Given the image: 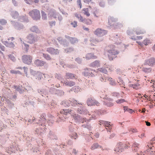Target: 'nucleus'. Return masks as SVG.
I'll return each instance as SVG.
<instances>
[{
  "mask_svg": "<svg viewBox=\"0 0 155 155\" xmlns=\"http://www.w3.org/2000/svg\"><path fill=\"white\" fill-rule=\"evenodd\" d=\"M95 70H91V68H85L84 69V71L82 72V74L84 77L88 78L89 77H94L95 74Z\"/></svg>",
  "mask_w": 155,
  "mask_h": 155,
  "instance_id": "2",
  "label": "nucleus"
},
{
  "mask_svg": "<svg viewBox=\"0 0 155 155\" xmlns=\"http://www.w3.org/2000/svg\"><path fill=\"white\" fill-rule=\"evenodd\" d=\"M113 101H104L103 104L104 105L108 107H111L113 106L114 104L112 102Z\"/></svg>",
  "mask_w": 155,
  "mask_h": 155,
  "instance_id": "29",
  "label": "nucleus"
},
{
  "mask_svg": "<svg viewBox=\"0 0 155 155\" xmlns=\"http://www.w3.org/2000/svg\"><path fill=\"white\" fill-rule=\"evenodd\" d=\"M100 66L99 61H95L90 64V66L92 67H98Z\"/></svg>",
  "mask_w": 155,
  "mask_h": 155,
  "instance_id": "25",
  "label": "nucleus"
},
{
  "mask_svg": "<svg viewBox=\"0 0 155 155\" xmlns=\"http://www.w3.org/2000/svg\"><path fill=\"white\" fill-rule=\"evenodd\" d=\"M95 100L91 98H88L87 100V103L88 106L94 105Z\"/></svg>",
  "mask_w": 155,
  "mask_h": 155,
  "instance_id": "23",
  "label": "nucleus"
},
{
  "mask_svg": "<svg viewBox=\"0 0 155 155\" xmlns=\"http://www.w3.org/2000/svg\"><path fill=\"white\" fill-rule=\"evenodd\" d=\"M61 104L65 107H69L70 106V103L67 101H64L61 103Z\"/></svg>",
  "mask_w": 155,
  "mask_h": 155,
  "instance_id": "39",
  "label": "nucleus"
},
{
  "mask_svg": "<svg viewBox=\"0 0 155 155\" xmlns=\"http://www.w3.org/2000/svg\"><path fill=\"white\" fill-rule=\"evenodd\" d=\"M39 121L41 123H45L46 122V119L44 116H41V117H39L38 119Z\"/></svg>",
  "mask_w": 155,
  "mask_h": 155,
  "instance_id": "44",
  "label": "nucleus"
},
{
  "mask_svg": "<svg viewBox=\"0 0 155 155\" xmlns=\"http://www.w3.org/2000/svg\"><path fill=\"white\" fill-rule=\"evenodd\" d=\"M7 136V135L0 136V142H1L2 141H4L6 138H8V137H6Z\"/></svg>",
  "mask_w": 155,
  "mask_h": 155,
  "instance_id": "48",
  "label": "nucleus"
},
{
  "mask_svg": "<svg viewBox=\"0 0 155 155\" xmlns=\"http://www.w3.org/2000/svg\"><path fill=\"white\" fill-rule=\"evenodd\" d=\"M108 24L112 27L114 26V22H116L117 21V19L113 17L110 16L108 18Z\"/></svg>",
  "mask_w": 155,
  "mask_h": 155,
  "instance_id": "11",
  "label": "nucleus"
},
{
  "mask_svg": "<svg viewBox=\"0 0 155 155\" xmlns=\"http://www.w3.org/2000/svg\"><path fill=\"white\" fill-rule=\"evenodd\" d=\"M98 147L101 148V146H99L98 143H94L91 146V149L92 150H94L97 148Z\"/></svg>",
  "mask_w": 155,
  "mask_h": 155,
  "instance_id": "43",
  "label": "nucleus"
},
{
  "mask_svg": "<svg viewBox=\"0 0 155 155\" xmlns=\"http://www.w3.org/2000/svg\"><path fill=\"white\" fill-rule=\"evenodd\" d=\"M29 14L35 20H39L41 18L40 12L37 9H34L30 12Z\"/></svg>",
  "mask_w": 155,
  "mask_h": 155,
  "instance_id": "1",
  "label": "nucleus"
},
{
  "mask_svg": "<svg viewBox=\"0 0 155 155\" xmlns=\"http://www.w3.org/2000/svg\"><path fill=\"white\" fill-rule=\"evenodd\" d=\"M38 72H39L38 71H34L33 70L31 71V74L33 75L35 77H36L38 73Z\"/></svg>",
  "mask_w": 155,
  "mask_h": 155,
  "instance_id": "61",
  "label": "nucleus"
},
{
  "mask_svg": "<svg viewBox=\"0 0 155 155\" xmlns=\"http://www.w3.org/2000/svg\"><path fill=\"white\" fill-rule=\"evenodd\" d=\"M142 38V36H133L132 37L131 39L136 41L138 40H140Z\"/></svg>",
  "mask_w": 155,
  "mask_h": 155,
  "instance_id": "47",
  "label": "nucleus"
},
{
  "mask_svg": "<svg viewBox=\"0 0 155 155\" xmlns=\"http://www.w3.org/2000/svg\"><path fill=\"white\" fill-rule=\"evenodd\" d=\"M47 51L52 54H57L59 53V51L58 49H55L53 48H49L47 49Z\"/></svg>",
  "mask_w": 155,
  "mask_h": 155,
  "instance_id": "14",
  "label": "nucleus"
},
{
  "mask_svg": "<svg viewBox=\"0 0 155 155\" xmlns=\"http://www.w3.org/2000/svg\"><path fill=\"white\" fill-rule=\"evenodd\" d=\"M107 32V31L98 28L94 32V34L98 37H102L106 35Z\"/></svg>",
  "mask_w": 155,
  "mask_h": 155,
  "instance_id": "6",
  "label": "nucleus"
},
{
  "mask_svg": "<svg viewBox=\"0 0 155 155\" xmlns=\"http://www.w3.org/2000/svg\"><path fill=\"white\" fill-rule=\"evenodd\" d=\"M37 91L40 94L42 95V96H43L44 94H46L47 93V89H44L42 90H38Z\"/></svg>",
  "mask_w": 155,
  "mask_h": 155,
  "instance_id": "38",
  "label": "nucleus"
},
{
  "mask_svg": "<svg viewBox=\"0 0 155 155\" xmlns=\"http://www.w3.org/2000/svg\"><path fill=\"white\" fill-rule=\"evenodd\" d=\"M7 23L6 20L4 19H0V24L2 25H6Z\"/></svg>",
  "mask_w": 155,
  "mask_h": 155,
  "instance_id": "50",
  "label": "nucleus"
},
{
  "mask_svg": "<svg viewBox=\"0 0 155 155\" xmlns=\"http://www.w3.org/2000/svg\"><path fill=\"white\" fill-rule=\"evenodd\" d=\"M155 61L154 58H151L145 60L144 65L148 64L151 66H153L155 64Z\"/></svg>",
  "mask_w": 155,
  "mask_h": 155,
  "instance_id": "12",
  "label": "nucleus"
},
{
  "mask_svg": "<svg viewBox=\"0 0 155 155\" xmlns=\"http://www.w3.org/2000/svg\"><path fill=\"white\" fill-rule=\"evenodd\" d=\"M75 61L78 64H81V63L82 60L79 58H77L75 59Z\"/></svg>",
  "mask_w": 155,
  "mask_h": 155,
  "instance_id": "60",
  "label": "nucleus"
},
{
  "mask_svg": "<svg viewBox=\"0 0 155 155\" xmlns=\"http://www.w3.org/2000/svg\"><path fill=\"white\" fill-rule=\"evenodd\" d=\"M58 13H56L55 11L51 10L49 12L48 16L49 17H52L55 18H57L56 16L58 15Z\"/></svg>",
  "mask_w": 155,
  "mask_h": 155,
  "instance_id": "20",
  "label": "nucleus"
},
{
  "mask_svg": "<svg viewBox=\"0 0 155 155\" xmlns=\"http://www.w3.org/2000/svg\"><path fill=\"white\" fill-rule=\"evenodd\" d=\"M125 101V100L124 99H118L116 101V102L117 104H120L122 103H123Z\"/></svg>",
  "mask_w": 155,
  "mask_h": 155,
  "instance_id": "62",
  "label": "nucleus"
},
{
  "mask_svg": "<svg viewBox=\"0 0 155 155\" xmlns=\"http://www.w3.org/2000/svg\"><path fill=\"white\" fill-rule=\"evenodd\" d=\"M73 118L75 120L76 122H81L82 123L84 122V120H86L83 117L78 114H75L74 115Z\"/></svg>",
  "mask_w": 155,
  "mask_h": 155,
  "instance_id": "9",
  "label": "nucleus"
},
{
  "mask_svg": "<svg viewBox=\"0 0 155 155\" xmlns=\"http://www.w3.org/2000/svg\"><path fill=\"white\" fill-rule=\"evenodd\" d=\"M97 57L94 55L93 53H89L87 54L86 56V58L87 60H89L91 59H96Z\"/></svg>",
  "mask_w": 155,
  "mask_h": 155,
  "instance_id": "24",
  "label": "nucleus"
},
{
  "mask_svg": "<svg viewBox=\"0 0 155 155\" xmlns=\"http://www.w3.org/2000/svg\"><path fill=\"white\" fill-rule=\"evenodd\" d=\"M43 77H44L45 78V76L41 72H39L38 73L37 75H36L35 78L36 79L40 80L42 78H43Z\"/></svg>",
  "mask_w": 155,
  "mask_h": 155,
  "instance_id": "31",
  "label": "nucleus"
},
{
  "mask_svg": "<svg viewBox=\"0 0 155 155\" xmlns=\"http://www.w3.org/2000/svg\"><path fill=\"white\" fill-rule=\"evenodd\" d=\"M101 97V98H103L104 99H106L107 100V101H113V99L107 97L106 95L104 97L103 96V97Z\"/></svg>",
  "mask_w": 155,
  "mask_h": 155,
  "instance_id": "59",
  "label": "nucleus"
},
{
  "mask_svg": "<svg viewBox=\"0 0 155 155\" xmlns=\"http://www.w3.org/2000/svg\"><path fill=\"white\" fill-rule=\"evenodd\" d=\"M64 84L70 87L73 86L75 84L74 82L72 81H69L67 80H66V81H64Z\"/></svg>",
  "mask_w": 155,
  "mask_h": 155,
  "instance_id": "30",
  "label": "nucleus"
},
{
  "mask_svg": "<svg viewBox=\"0 0 155 155\" xmlns=\"http://www.w3.org/2000/svg\"><path fill=\"white\" fill-rule=\"evenodd\" d=\"M24 45L25 46L24 48L25 50L27 51L28 49L29 45L28 44H26L25 43H23Z\"/></svg>",
  "mask_w": 155,
  "mask_h": 155,
  "instance_id": "63",
  "label": "nucleus"
},
{
  "mask_svg": "<svg viewBox=\"0 0 155 155\" xmlns=\"http://www.w3.org/2000/svg\"><path fill=\"white\" fill-rule=\"evenodd\" d=\"M150 41L148 39H146L144 40L143 42V45H148L149 43L150 42Z\"/></svg>",
  "mask_w": 155,
  "mask_h": 155,
  "instance_id": "57",
  "label": "nucleus"
},
{
  "mask_svg": "<svg viewBox=\"0 0 155 155\" xmlns=\"http://www.w3.org/2000/svg\"><path fill=\"white\" fill-rule=\"evenodd\" d=\"M139 144L136 142H134L132 145V147L133 150L135 152H137L139 149L138 146Z\"/></svg>",
  "mask_w": 155,
  "mask_h": 155,
  "instance_id": "26",
  "label": "nucleus"
},
{
  "mask_svg": "<svg viewBox=\"0 0 155 155\" xmlns=\"http://www.w3.org/2000/svg\"><path fill=\"white\" fill-rule=\"evenodd\" d=\"M151 68H143V71L146 73H149L151 71Z\"/></svg>",
  "mask_w": 155,
  "mask_h": 155,
  "instance_id": "55",
  "label": "nucleus"
},
{
  "mask_svg": "<svg viewBox=\"0 0 155 155\" xmlns=\"http://www.w3.org/2000/svg\"><path fill=\"white\" fill-rule=\"evenodd\" d=\"M31 31L33 32H35L36 33H38L39 32V30L38 27L36 26H34L30 28Z\"/></svg>",
  "mask_w": 155,
  "mask_h": 155,
  "instance_id": "33",
  "label": "nucleus"
},
{
  "mask_svg": "<svg viewBox=\"0 0 155 155\" xmlns=\"http://www.w3.org/2000/svg\"><path fill=\"white\" fill-rule=\"evenodd\" d=\"M75 75L74 74L69 72H67L66 73L65 78L66 79V80L69 79H72L75 78Z\"/></svg>",
  "mask_w": 155,
  "mask_h": 155,
  "instance_id": "22",
  "label": "nucleus"
},
{
  "mask_svg": "<svg viewBox=\"0 0 155 155\" xmlns=\"http://www.w3.org/2000/svg\"><path fill=\"white\" fill-rule=\"evenodd\" d=\"M2 42L7 47L9 48H13L14 47L15 45L12 42H8L7 41H2Z\"/></svg>",
  "mask_w": 155,
  "mask_h": 155,
  "instance_id": "27",
  "label": "nucleus"
},
{
  "mask_svg": "<svg viewBox=\"0 0 155 155\" xmlns=\"http://www.w3.org/2000/svg\"><path fill=\"white\" fill-rule=\"evenodd\" d=\"M134 28H129L127 31V34L130 36V38L131 39L132 36H135L134 35V33L135 32L134 31Z\"/></svg>",
  "mask_w": 155,
  "mask_h": 155,
  "instance_id": "17",
  "label": "nucleus"
},
{
  "mask_svg": "<svg viewBox=\"0 0 155 155\" xmlns=\"http://www.w3.org/2000/svg\"><path fill=\"white\" fill-rule=\"evenodd\" d=\"M69 41L71 44L74 45L76 43H77L78 40L76 38L71 37L70 38Z\"/></svg>",
  "mask_w": 155,
  "mask_h": 155,
  "instance_id": "35",
  "label": "nucleus"
},
{
  "mask_svg": "<svg viewBox=\"0 0 155 155\" xmlns=\"http://www.w3.org/2000/svg\"><path fill=\"white\" fill-rule=\"evenodd\" d=\"M99 122L104 124L106 127H107L109 129H111V125L110 124V122L103 120H100Z\"/></svg>",
  "mask_w": 155,
  "mask_h": 155,
  "instance_id": "16",
  "label": "nucleus"
},
{
  "mask_svg": "<svg viewBox=\"0 0 155 155\" xmlns=\"http://www.w3.org/2000/svg\"><path fill=\"white\" fill-rule=\"evenodd\" d=\"M70 106L71 105L72 106L76 107L78 104H82L81 103L78 102H77V101L75 100H70Z\"/></svg>",
  "mask_w": 155,
  "mask_h": 155,
  "instance_id": "32",
  "label": "nucleus"
},
{
  "mask_svg": "<svg viewBox=\"0 0 155 155\" xmlns=\"http://www.w3.org/2000/svg\"><path fill=\"white\" fill-rule=\"evenodd\" d=\"M134 30H135L134 31L135 32V33L137 35L143 34L146 32L145 30L142 29L138 27L134 28Z\"/></svg>",
  "mask_w": 155,
  "mask_h": 155,
  "instance_id": "13",
  "label": "nucleus"
},
{
  "mask_svg": "<svg viewBox=\"0 0 155 155\" xmlns=\"http://www.w3.org/2000/svg\"><path fill=\"white\" fill-rule=\"evenodd\" d=\"M9 150L12 151V153H15V147L13 145H11L10 147L9 148Z\"/></svg>",
  "mask_w": 155,
  "mask_h": 155,
  "instance_id": "53",
  "label": "nucleus"
},
{
  "mask_svg": "<svg viewBox=\"0 0 155 155\" xmlns=\"http://www.w3.org/2000/svg\"><path fill=\"white\" fill-rule=\"evenodd\" d=\"M27 38L28 42L30 44L34 43L37 41L36 36L32 34L28 35Z\"/></svg>",
  "mask_w": 155,
  "mask_h": 155,
  "instance_id": "5",
  "label": "nucleus"
},
{
  "mask_svg": "<svg viewBox=\"0 0 155 155\" xmlns=\"http://www.w3.org/2000/svg\"><path fill=\"white\" fill-rule=\"evenodd\" d=\"M113 39L112 40H114V41L116 42L117 43H120V42H119V40H120V39L117 34L114 35L113 36Z\"/></svg>",
  "mask_w": 155,
  "mask_h": 155,
  "instance_id": "36",
  "label": "nucleus"
},
{
  "mask_svg": "<svg viewBox=\"0 0 155 155\" xmlns=\"http://www.w3.org/2000/svg\"><path fill=\"white\" fill-rule=\"evenodd\" d=\"M72 110H69L68 109L67 110L63 109L61 110L60 111V113L61 114H63L64 115L68 116V117L72 113Z\"/></svg>",
  "mask_w": 155,
  "mask_h": 155,
  "instance_id": "15",
  "label": "nucleus"
},
{
  "mask_svg": "<svg viewBox=\"0 0 155 155\" xmlns=\"http://www.w3.org/2000/svg\"><path fill=\"white\" fill-rule=\"evenodd\" d=\"M86 125H82V127L85 128H87L89 130H92V127L90 124L87 123Z\"/></svg>",
  "mask_w": 155,
  "mask_h": 155,
  "instance_id": "45",
  "label": "nucleus"
},
{
  "mask_svg": "<svg viewBox=\"0 0 155 155\" xmlns=\"http://www.w3.org/2000/svg\"><path fill=\"white\" fill-rule=\"evenodd\" d=\"M57 40L64 47H68L69 45V43L65 39H63L61 37H58Z\"/></svg>",
  "mask_w": 155,
  "mask_h": 155,
  "instance_id": "10",
  "label": "nucleus"
},
{
  "mask_svg": "<svg viewBox=\"0 0 155 155\" xmlns=\"http://www.w3.org/2000/svg\"><path fill=\"white\" fill-rule=\"evenodd\" d=\"M14 88L18 91L20 94H23L25 91L21 86H14Z\"/></svg>",
  "mask_w": 155,
  "mask_h": 155,
  "instance_id": "21",
  "label": "nucleus"
},
{
  "mask_svg": "<svg viewBox=\"0 0 155 155\" xmlns=\"http://www.w3.org/2000/svg\"><path fill=\"white\" fill-rule=\"evenodd\" d=\"M124 144L121 142L118 143L114 148V150L116 152V153L119 154L124 150Z\"/></svg>",
  "mask_w": 155,
  "mask_h": 155,
  "instance_id": "4",
  "label": "nucleus"
},
{
  "mask_svg": "<svg viewBox=\"0 0 155 155\" xmlns=\"http://www.w3.org/2000/svg\"><path fill=\"white\" fill-rule=\"evenodd\" d=\"M11 15L12 18L14 19H16L18 16L19 14L17 12L15 11H13L11 12Z\"/></svg>",
  "mask_w": 155,
  "mask_h": 155,
  "instance_id": "28",
  "label": "nucleus"
},
{
  "mask_svg": "<svg viewBox=\"0 0 155 155\" xmlns=\"http://www.w3.org/2000/svg\"><path fill=\"white\" fill-rule=\"evenodd\" d=\"M111 46L113 48V45ZM107 51L108 53V57L110 60H112L113 58H115L117 57L116 55L119 53V51H117L113 48L112 49L107 50Z\"/></svg>",
  "mask_w": 155,
  "mask_h": 155,
  "instance_id": "3",
  "label": "nucleus"
},
{
  "mask_svg": "<svg viewBox=\"0 0 155 155\" xmlns=\"http://www.w3.org/2000/svg\"><path fill=\"white\" fill-rule=\"evenodd\" d=\"M140 85V84L138 83H137L135 84H130V87L133 88L134 89H137L138 88V87Z\"/></svg>",
  "mask_w": 155,
  "mask_h": 155,
  "instance_id": "49",
  "label": "nucleus"
},
{
  "mask_svg": "<svg viewBox=\"0 0 155 155\" xmlns=\"http://www.w3.org/2000/svg\"><path fill=\"white\" fill-rule=\"evenodd\" d=\"M6 102L7 104H8V107L10 108H12L14 106V104L9 99H7L6 100Z\"/></svg>",
  "mask_w": 155,
  "mask_h": 155,
  "instance_id": "34",
  "label": "nucleus"
},
{
  "mask_svg": "<svg viewBox=\"0 0 155 155\" xmlns=\"http://www.w3.org/2000/svg\"><path fill=\"white\" fill-rule=\"evenodd\" d=\"M11 23L16 29L20 30L23 28V25L21 23L13 21H11Z\"/></svg>",
  "mask_w": 155,
  "mask_h": 155,
  "instance_id": "8",
  "label": "nucleus"
},
{
  "mask_svg": "<svg viewBox=\"0 0 155 155\" xmlns=\"http://www.w3.org/2000/svg\"><path fill=\"white\" fill-rule=\"evenodd\" d=\"M35 64L37 66H42L44 65L45 62L39 59L36 60L34 62Z\"/></svg>",
  "mask_w": 155,
  "mask_h": 155,
  "instance_id": "18",
  "label": "nucleus"
},
{
  "mask_svg": "<svg viewBox=\"0 0 155 155\" xmlns=\"http://www.w3.org/2000/svg\"><path fill=\"white\" fill-rule=\"evenodd\" d=\"M42 56L47 60H50L51 58L50 56L47 54L43 53Z\"/></svg>",
  "mask_w": 155,
  "mask_h": 155,
  "instance_id": "41",
  "label": "nucleus"
},
{
  "mask_svg": "<svg viewBox=\"0 0 155 155\" xmlns=\"http://www.w3.org/2000/svg\"><path fill=\"white\" fill-rule=\"evenodd\" d=\"M18 20L21 22H29L28 18L26 16H20L18 18Z\"/></svg>",
  "mask_w": 155,
  "mask_h": 155,
  "instance_id": "19",
  "label": "nucleus"
},
{
  "mask_svg": "<svg viewBox=\"0 0 155 155\" xmlns=\"http://www.w3.org/2000/svg\"><path fill=\"white\" fill-rule=\"evenodd\" d=\"M42 18L44 20L46 19L47 18L46 14L43 11H41Z\"/></svg>",
  "mask_w": 155,
  "mask_h": 155,
  "instance_id": "56",
  "label": "nucleus"
},
{
  "mask_svg": "<svg viewBox=\"0 0 155 155\" xmlns=\"http://www.w3.org/2000/svg\"><path fill=\"white\" fill-rule=\"evenodd\" d=\"M33 101H29V102H25V104H22V106H23L24 107H27L28 105L29 104L33 105Z\"/></svg>",
  "mask_w": 155,
  "mask_h": 155,
  "instance_id": "51",
  "label": "nucleus"
},
{
  "mask_svg": "<svg viewBox=\"0 0 155 155\" xmlns=\"http://www.w3.org/2000/svg\"><path fill=\"white\" fill-rule=\"evenodd\" d=\"M49 91L51 94H55L57 92V89H56L53 87H52L49 90H47V91Z\"/></svg>",
  "mask_w": 155,
  "mask_h": 155,
  "instance_id": "42",
  "label": "nucleus"
},
{
  "mask_svg": "<svg viewBox=\"0 0 155 155\" xmlns=\"http://www.w3.org/2000/svg\"><path fill=\"white\" fill-rule=\"evenodd\" d=\"M78 86H74L71 88V90L75 92H78L79 91Z\"/></svg>",
  "mask_w": 155,
  "mask_h": 155,
  "instance_id": "54",
  "label": "nucleus"
},
{
  "mask_svg": "<svg viewBox=\"0 0 155 155\" xmlns=\"http://www.w3.org/2000/svg\"><path fill=\"white\" fill-rule=\"evenodd\" d=\"M114 28H120L123 26V25L121 23L114 22Z\"/></svg>",
  "mask_w": 155,
  "mask_h": 155,
  "instance_id": "40",
  "label": "nucleus"
},
{
  "mask_svg": "<svg viewBox=\"0 0 155 155\" xmlns=\"http://www.w3.org/2000/svg\"><path fill=\"white\" fill-rule=\"evenodd\" d=\"M99 5L102 7H104L105 5V3L103 1H100L99 3Z\"/></svg>",
  "mask_w": 155,
  "mask_h": 155,
  "instance_id": "64",
  "label": "nucleus"
},
{
  "mask_svg": "<svg viewBox=\"0 0 155 155\" xmlns=\"http://www.w3.org/2000/svg\"><path fill=\"white\" fill-rule=\"evenodd\" d=\"M22 60L23 63L29 65L31 63L32 58L30 55H25L22 56Z\"/></svg>",
  "mask_w": 155,
  "mask_h": 155,
  "instance_id": "7",
  "label": "nucleus"
},
{
  "mask_svg": "<svg viewBox=\"0 0 155 155\" xmlns=\"http://www.w3.org/2000/svg\"><path fill=\"white\" fill-rule=\"evenodd\" d=\"M83 10L84 11V14L86 15L88 17L90 15V13L88 12L87 8H84Z\"/></svg>",
  "mask_w": 155,
  "mask_h": 155,
  "instance_id": "58",
  "label": "nucleus"
},
{
  "mask_svg": "<svg viewBox=\"0 0 155 155\" xmlns=\"http://www.w3.org/2000/svg\"><path fill=\"white\" fill-rule=\"evenodd\" d=\"M74 51V48L72 47H70L65 50V52L68 53H70Z\"/></svg>",
  "mask_w": 155,
  "mask_h": 155,
  "instance_id": "52",
  "label": "nucleus"
},
{
  "mask_svg": "<svg viewBox=\"0 0 155 155\" xmlns=\"http://www.w3.org/2000/svg\"><path fill=\"white\" fill-rule=\"evenodd\" d=\"M49 134L51 137V138L52 140H58V137L55 134L52 133L51 131H50Z\"/></svg>",
  "mask_w": 155,
  "mask_h": 155,
  "instance_id": "37",
  "label": "nucleus"
},
{
  "mask_svg": "<svg viewBox=\"0 0 155 155\" xmlns=\"http://www.w3.org/2000/svg\"><path fill=\"white\" fill-rule=\"evenodd\" d=\"M64 92L62 90H57L56 94L59 96H63L64 95Z\"/></svg>",
  "mask_w": 155,
  "mask_h": 155,
  "instance_id": "46",
  "label": "nucleus"
}]
</instances>
